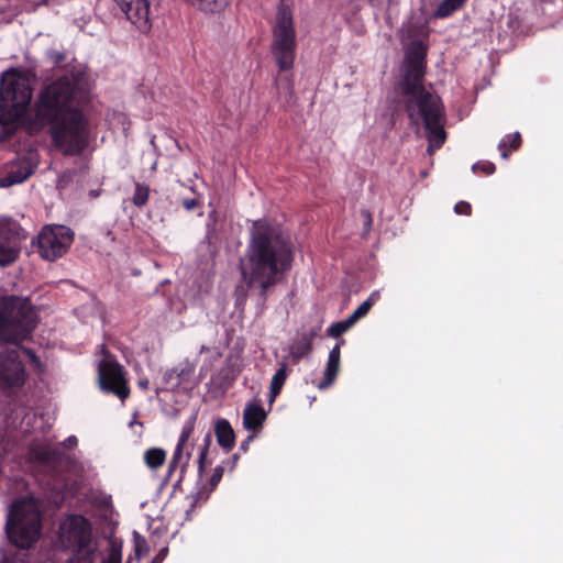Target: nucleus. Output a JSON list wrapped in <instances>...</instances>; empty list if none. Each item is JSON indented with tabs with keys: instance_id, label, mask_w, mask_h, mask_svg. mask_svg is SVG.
I'll return each instance as SVG.
<instances>
[{
	"instance_id": "obj_39",
	"label": "nucleus",
	"mask_w": 563,
	"mask_h": 563,
	"mask_svg": "<svg viewBox=\"0 0 563 563\" xmlns=\"http://www.w3.org/2000/svg\"><path fill=\"white\" fill-rule=\"evenodd\" d=\"M255 435H256V433H253V434H250L246 437V439L240 445V449H239L240 452H243V453L247 452L250 444L254 440Z\"/></svg>"
},
{
	"instance_id": "obj_21",
	"label": "nucleus",
	"mask_w": 563,
	"mask_h": 563,
	"mask_svg": "<svg viewBox=\"0 0 563 563\" xmlns=\"http://www.w3.org/2000/svg\"><path fill=\"white\" fill-rule=\"evenodd\" d=\"M312 351V343L303 334H300L290 346L292 362L298 363Z\"/></svg>"
},
{
	"instance_id": "obj_19",
	"label": "nucleus",
	"mask_w": 563,
	"mask_h": 563,
	"mask_svg": "<svg viewBox=\"0 0 563 563\" xmlns=\"http://www.w3.org/2000/svg\"><path fill=\"white\" fill-rule=\"evenodd\" d=\"M276 88L280 99L291 107L296 102L294 78L291 74L279 75L275 79Z\"/></svg>"
},
{
	"instance_id": "obj_23",
	"label": "nucleus",
	"mask_w": 563,
	"mask_h": 563,
	"mask_svg": "<svg viewBox=\"0 0 563 563\" xmlns=\"http://www.w3.org/2000/svg\"><path fill=\"white\" fill-rule=\"evenodd\" d=\"M522 144L519 132L506 135L499 143L498 150L503 158H508L514 151H518Z\"/></svg>"
},
{
	"instance_id": "obj_14",
	"label": "nucleus",
	"mask_w": 563,
	"mask_h": 563,
	"mask_svg": "<svg viewBox=\"0 0 563 563\" xmlns=\"http://www.w3.org/2000/svg\"><path fill=\"white\" fill-rule=\"evenodd\" d=\"M344 344L345 340L340 339L338 343L333 346V349L330 351L323 378L317 385L319 389L329 388L336 379V376L340 371L341 346Z\"/></svg>"
},
{
	"instance_id": "obj_27",
	"label": "nucleus",
	"mask_w": 563,
	"mask_h": 563,
	"mask_svg": "<svg viewBox=\"0 0 563 563\" xmlns=\"http://www.w3.org/2000/svg\"><path fill=\"white\" fill-rule=\"evenodd\" d=\"M466 0H443L435 10V16L448 18L456 10L461 9Z\"/></svg>"
},
{
	"instance_id": "obj_32",
	"label": "nucleus",
	"mask_w": 563,
	"mask_h": 563,
	"mask_svg": "<svg viewBox=\"0 0 563 563\" xmlns=\"http://www.w3.org/2000/svg\"><path fill=\"white\" fill-rule=\"evenodd\" d=\"M122 562V545L111 542L108 556L102 563H121Z\"/></svg>"
},
{
	"instance_id": "obj_20",
	"label": "nucleus",
	"mask_w": 563,
	"mask_h": 563,
	"mask_svg": "<svg viewBox=\"0 0 563 563\" xmlns=\"http://www.w3.org/2000/svg\"><path fill=\"white\" fill-rule=\"evenodd\" d=\"M211 445L212 435L210 432H207L202 439V443L198 449L197 467L199 477H202L206 467L212 463V461L208 457Z\"/></svg>"
},
{
	"instance_id": "obj_37",
	"label": "nucleus",
	"mask_w": 563,
	"mask_h": 563,
	"mask_svg": "<svg viewBox=\"0 0 563 563\" xmlns=\"http://www.w3.org/2000/svg\"><path fill=\"white\" fill-rule=\"evenodd\" d=\"M239 459H240L239 453H235L231 457L222 461V463L220 465H224V470L228 467L230 471H233L236 466Z\"/></svg>"
},
{
	"instance_id": "obj_24",
	"label": "nucleus",
	"mask_w": 563,
	"mask_h": 563,
	"mask_svg": "<svg viewBox=\"0 0 563 563\" xmlns=\"http://www.w3.org/2000/svg\"><path fill=\"white\" fill-rule=\"evenodd\" d=\"M166 461V451L162 448H150L144 452V462L152 468L161 467Z\"/></svg>"
},
{
	"instance_id": "obj_26",
	"label": "nucleus",
	"mask_w": 563,
	"mask_h": 563,
	"mask_svg": "<svg viewBox=\"0 0 563 563\" xmlns=\"http://www.w3.org/2000/svg\"><path fill=\"white\" fill-rule=\"evenodd\" d=\"M224 473V465H218L213 468V472L206 484L202 485L199 495H206L208 497L219 485Z\"/></svg>"
},
{
	"instance_id": "obj_2",
	"label": "nucleus",
	"mask_w": 563,
	"mask_h": 563,
	"mask_svg": "<svg viewBox=\"0 0 563 563\" xmlns=\"http://www.w3.org/2000/svg\"><path fill=\"white\" fill-rule=\"evenodd\" d=\"M428 47L420 40L412 41L406 49L404 68L397 84L404 108L412 125H422L428 140L427 152L432 155L446 141L444 125L446 112L440 96L424 85Z\"/></svg>"
},
{
	"instance_id": "obj_15",
	"label": "nucleus",
	"mask_w": 563,
	"mask_h": 563,
	"mask_svg": "<svg viewBox=\"0 0 563 563\" xmlns=\"http://www.w3.org/2000/svg\"><path fill=\"white\" fill-rule=\"evenodd\" d=\"M30 460L55 470L64 460V453L51 446H31L29 450Z\"/></svg>"
},
{
	"instance_id": "obj_41",
	"label": "nucleus",
	"mask_w": 563,
	"mask_h": 563,
	"mask_svg": "<svg viewBox=\"0 0 563 563\" xmlns=\"http://www.w3.org/2000/svg\"><path fill=\"white\" fill-rule=\"evenodd\" d=\"M78 443V440L75 435H70L68 437L65 441H64V445L67 448V449H73L77 445Z\"/></svg>"
},
{
	"instance_id": "obj_38",
	"label": "nucleus",
	"mask_w": 563,
	"mask_h": 563,
	"mask_svg": "<svg viewBox=\"0 0 563 563\" xmlns=\"http://www.w3.org/2000/svg\"><path fill=\"white\" fill-rule=\"evenodd\" d=\"M320 330H321V327L317 325V327H313V328L309 329V331L303 332L302 334L307 339H309V341L312 343L313 339L318 336Z\"/></svg>"
},
{
	"instance_id": "obj_17",
	"label": "nucleus",
	"mask_w": 563,
	"mask_h": 563,
	"mask_svg": "<svg viewBox=\"0 0 563 563\" xmlns=\"http://www.w3.org/2000/svg\"><path fill=\"white\" fill-rule=\"evenodd\" d=\"M33 167L27 161L12 164L7 174L0 178V188L11 187L25 181L32 174Z\"/></svg>"
},
{
	"instance_id": "obj_12",
	"label": "nucleus",
	"mask_w": 563,
	"mask_h": 563,
	"mask_svg": "<svg viewBox=\"0 0 563 563\" xmlns=\"http://www.w3.org/2000/svg\"><path fill=\"white\" fill-rule=\"evenodd\" d=\"M112 2L115 15H122L142 33L151 30L148 0H112Z\"/></svg>"
},
{
	"instance_id": "obj_36",
	"label": "nucleus",
	"mask_w": 563,
	"mask_h": 563,
	"mask_svg": "<svg viewBox=\"0 0 563 563\" xmlns=\"http://www.w3.org/2000/svg\"><path fill=\"white\" fill-rule=\"evenodd\" d=\"M361 214L364 219V222H363L364 233H368L371 231L372 224H373L372 213L367 209H363L361 211Z\"/></svg>"
},
{
	"instance_id": "obj_40",
	"label": "nucleus",
	"mask_w": 563,
	"mask_h": 563,
	"mask_svg": "<svg viewBox=\"0 0 563 563\" xmlns=\"http://www.w3.org/2000/svg\"><path fill=\"white\" fill-rule=\"evenodd\" d=\"M181 205L186 210L190 211L194 210L199 205V202L197 199H184Z\"/></svg>"
},
{
	"instance_id": "obj_1",
	"label": "nucleus",
	"mask_w": 563,
	"mask_h": 563,
	"mask_svg": "<svg viewBox=\"0 0 563 563\" xmlns=\"http://www.w3.org/2000/svg\"><path fill=\"white\" fill-rule=\"evenodd\" d=\"M48 58L65 73L46 85L34 103V123L47 128L52 144L64 156H79L90 142V120L80 103L87 95V73L81 65H63V52Z\"/></svg>"
},
{
	"instance_id": "obj_31",
	"label": "nucleus",
	"mask_w": 563,
	"mask_h": 563,
	"mask_svg": "<svg viewBox=\"0 0 563 563\" xmlns=\"http://www.w3.org/2000/svg\"><path fill=\"white\" fill-rule=\"evenodd\" d=\"M374 305L373 295H371L365 301H363L349 317L354 323L365 317Z\"/></svg>"
},
{
	"instance_id": "obj_3",
	"label": "nucleus",
	"mask_w": 563,
	"mask_h": 563,
	"mask_svg": "<svg viewBox=\"0 0 563 563\" xmlns=\"http://www.w3.org/2000/svg\"><path fill=\"white\" fill-rule=\"evenodd\" d=\"M292 262V244L282 229L266 219L254 221L240 269L247 287H258L263 302L268 290L291 269Z\"/></svg>"
},
{
	"instance_id": "obj_16",
	"label": "nucleus",
	"mask_w": 563,
	"mask_h": 563,
	"mask_svg": "<svg viewBox=\"0 0 563 563\" xmlns=\"http://www.w3.org/2000/svg\"><path fill=\"white\" fill-rule=\"evenodd\" d=\"M267 413L263 406L257 402H249L243 410V427L247 431L257 433L266 421Z\"/></svg>"
},
{
	"instance_id": "obj_22",
	"label": "nucleus",
	"mask_w": 563,
	"mask_h": 563,
	"mask_svg": "<svg viewBox=\"0 0 563 563\" xmlns=\"http://www.w3.org/2000/svg\"><path fill=\"white\" fill-rule=\"evenodd\" d=\"M288 376L287 364L283 363L280 368L273 375L269 386V402H274L276 397L280 394L283 386Z\"/></svg>"
},
{
	"instance_id": "obj_5",
	"label": "nucleus",
	"mask_w": 563,
	"mask_h": 563,
	"mask_svg": "<svg viewBox=\"0 0 563 563\" xmlns=\"http://www.w3.org/2000/svg\"><path fill=\"white\" fill-rule=\"evenodd\" d=\"M32 100V88L27 79L12 68L1 75L0 80V122L13 124L27 110Z\"/></svg>"
},
{
	"instance_id": "obj_29",
	"label": "nucleus",
	"mask_w": 563,
	"mask_h": 563,
	"mask_svg": "<svg viewBox=\"0 0 563 563\" xmlns=\"http://www.w3.org/2000/svg\"><path fill=\"white\" fill-rule=\"evenodd\" d=\"M150 187L145 184L136 183L132 202L134 206L142 208L148 201Z\"/></svg>"
},
{
	"instance_id": "obj_42",
	"label": "nucleus",
	"mask_w": 563,
	"mask_h": 563,
	"mask_svg": "<svg viewBox=\"0 0 563 563\" xmlns=\"http://www.w3.org/2000/svg\"><path fill=\"white\" fill-rule=\"evenodd\" d=\"M167 551H168V550H167V548H165V549L161 550V552L158 553V555H156V556L154 558L153 563H159V562H161V560H163V558L166 555Z\"/></svg>"
},
{
	"instance_id": "obj_45",
	"label": "nucleus",
	"mask_w": 563,
	"mask_h": 563,
	"mask_svg": "<svg viewBox=\"0 0 563 563\" xmlns=\"http://www.w3.org/2000/svg\"><path fill=\"white\" fill-rule=\"evenodd\" d=\"M135 423L142 424L141 422H139L137 420H135V419H134V420H132V421L130 422V426H133V424H135Z\"/></svg>"
},
{
	"instance_id": "obj_6",
	"label": "nucleus",
	"mask_w": 563,
	"mask_h": 563,
	"mask_svg": "<svg viewBox=\"0 0 563 563\" xmlns=\"http://www.w3.org/2000/svg\"><path fill=\"white\" fill-rule=\"evenodd\" d=\"M64 538L73 554L68 563H95L97 545L93 543L92 525L79 514L69 515L63 523Z\"/></svg>"
},
{
	"instance_id": "obj_18",
	"label": "nucleus",
	"mask_w": 563,
	"mask_h": 563,
	"mask_svg": "<svg viewBox=\"0 0 563 563\" xmlns=\"http://www.w3.org/2000/svg\"><path fill=\"white\" fill-rule=\"evenodd\" d=\"M214 435L218 444L224 452H230L235 445V432L224 418H219L214 421Z\"/></svg>"
},
{
	"instance_id": "obj_33",
	"label": "nucleus",
	"mask_w": 563,
	"mask_h": 563,
	"mask_svg": "<svg viewBox=\"0 0 563 563\" xmlns=\"http://www.w3.org/2000/svg\"><path fill=\"white\" fill-rule=\"evenodd\" d=\"M473 170L475 173L482 172L484 175H492L495 173L496 166L494 163H492L489 161H482V162H477L476 164L473 165Z\"/></svg>"
},
{
	"instance_id": "obj_25",
	"label": "nucleus",
	"mask_w": 563,
	"mask_h": 563,
	"mask_svg": "<svg viewBox=\"0 0 563 563\" xmlns=\"http://www.w3.org/2000/svg\"><path fill=\"white\" fill-rule=\"evenodd\" d=\"M20 255V249L9 242L0 241V266L7 267L13 264Z\"/></svg>"
},
{
	"instance_id": "obj_28",
	"label": "nucleus",
	"mask_w": 563,
	"mask_h": 563,
	"mask_svg": "<svg viewBox=\"0 0 563 563\" xmlns=\"http://www.w3.org/2000/svg\"><path fill=\"white\" fill-rule=\"evenodd\" d=\"M355 323L352 321L350 317L344 320L332 323L328 330L327 334L331 338H340L344 332L351 329Z\"/></svg>"
},
{
	"instance_id": "obj_30",
	"label": "nucleus",
	"mask_w": 563,
	"mask_h": 563,
	"mask_svg": "<svg viewBox=\"0 0 563 563\" xmlns=\"http://www.w3.org/2000/svg\"><path fill=\"white\" fill-rule=\"evenodd\" d=\"M134 552L137 559H141L150 553V545L145 537L137 531L133 532Z\"/></svg>"
},
{
	"instance_id": "obj_11",
	"label": "nucleus",
	"mask_w": 563,
	"mask_h": 563,
	"mask_svg": "<svg viewBox=\"0 0 563 563\" xmlns=\"http://www.w3.org/2000/svg\"><path fill=\"white\" fill-rule=\"evenodd\" d=\"M101 389L119 397L122 401L130 395L123 367L114 361H101L98 368Z\"/></svg>"
},
{
	"instance_id": "obj_8",
	"label": "nucleus",
	"mask_w": 563,
	"mask_h": 563,
	"mask_svg": "<svg viewBox=\"0 0 563 563\" xmlns=\"http://www.w3.org/2000/svg\"><path fill=\"white\" fill-rule=\"evenodd\" d=\"M296 34L289 8L280 7L273 29L272 54L279 71H288L294 66Z\"/></svg>"
},
{
	"instance_id": "obj_34",
	"label": "nucleus",
	"mask_w": 563,
	"mask_h": 563,
	"mask_svg": "<svg viewBox=\"0 0 563 563\" xmlns=\"http://www.w3.org/2000/svg\"><path fill=\"white\" fill-rule=\"evenodd\" d=\"M12 446V443L7 434V431L2 428H0V457L3 454H7L10 452Z\"/></svg>"
},
{
	"instance_id": "obj_43",
	"label": "nucleus",
	"mask_w": 563,
	"mask_h": 563,
	"mask_svg": "<svg viewBox=\"0 0 563 563\" xmlns=\"http://www.w3.org/2000/svg\"><path fill=\"white\" fill-rule=\"evenodd\" d=\"M208 351H209V347L207 345H201L200 353H205V352H208Z\"/></svg>"
},
{
	"instance_id": "obj_4",
	"label": "nucleus",
	"mask_w": 563,
	"mask_h": 563,
	"mask_svg": "<svg viewBox=\"0 0 563 563\" xmlns=\"http://www.w3.org/2000/svg\"><path fill=\"white\" fill-rule=\"evenodd\" d=\"M5 531L10 543L19 549H30L38 540L42 516L33 499H22L12 504Z\"/></svg>"
},
{
	"instance_id": "obj_10",
	"label": "nucleus",
	"mask_w": 563,
	"mask_h": 563,
	"mask_svg": "<svg viewBox=\"0 0 563 563\" xmlns=\"http://www.w3.org/2000/svg\"><path fill=\"white\" fill-rule=\"evenodd\" d=\"M195 422L196 418L191 417L188 420L185 421L180 435L178 438V442L176 444L175 451L173 453V456L168 463L165 481H169L174 473L179 468V477L177 479V483H180L184 477L185 473L187 471L191 452L185 451L188 444V441L190 440L194 430H195Z\"/></svg>"
},
{
	"instance_id": "obj_44",
	"label": "nucleus",
	"mask_w": 563,
	"mask_h": 563,
	"mask_svg": "<svg viewBox=\"0 0 563 563\" xmlns=\"http://www.w3.org/2000/svg\"><path fill=\"white\" fill-rule=\"evenodd\" d=\"M142 388H147V380L139 383Z\"/></svg>"
},
{
	"instance_id": "obj_35",
	"label": "nucleus",
	"mask_w": 563,
	"mask_h": 563,
	"mask_svg": "<svg viewBox=\"0 0 563 563\" xmlns=\"http://www.w3.org/2000/svg\"><path fill=\"white\" fill-rule=\"evenodd\" d=\"M454 212L462 216H471L472 207L467 201H459L454 206Z\"/></svg>"
},
{
	"instance_id": "obj_9",
	"label": "nucleus",
	"mask_w": 563,
	"mask_h": 563,
	"mask_svg": "<svg viewBox=\"0 0 563 563\" xmlns=\"http://www.w3.org/2000/svg\"><path fill=\"white\" fill-rule=\"evenodd\" d=\"M74 236V231L68 227L45 225L37 235V252L42 258L54 262L68 252Z\"/></svg>"
},
{
	"instance_id": "obj_7",
	"label": "nucleus",
	"mask_w": 563,
	"mask_h": 563,
	"mask_svg": "<svg viewBox=\"0 0 563 563\" xmlns=\"http://www.w3.org/2000/svg\"><path fill=\"white\" fill-rule=\"evenodd\" d=\"M33 312L19 305L13 297L0 300V340L18 342L26 339L35 329Z\"/></svg>"
},
{
	"instance_id": "obj_13",
	"label": "nucleus",
	"mask_w": 563,
	"mask_h": 563,
	"mask_svg": "<svg viewBox=\"0 0 563 563\" xmlns=\"http://www.w3.org/2000/svg\"><path fill=\"white\" fill-rule=\"evenodd\" d=\"M26 372L19 352L15 350L0 353V383L5 388H20L24 385Z\"/></svg>"
}]
</instances>
